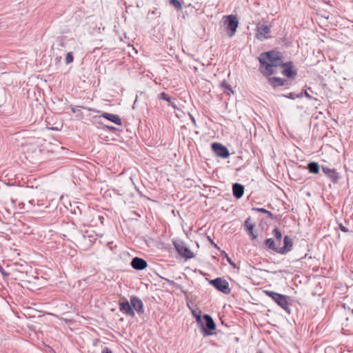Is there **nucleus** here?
<instances>
[{
    "mask_svg": "<svg viewBox=\"0 0 353 353\" xmlns=\"http://www.w3.org/2000/svg\"><path fill=\"white\" fill-rule=\"evenodd\" d=\"M261 63L260 71L264 75L270 76L274 73V68L277 66L284 67L283 75L290 78L296 74L292 69V63H283L281 53L277 51H270L261 54L259 57Z\"/></svg>",
    "mask_w": 353,
    "mask_h": 353,
    "instance_id": "f257e3e1",
    "label": "nucleus"
},
{
    "mask_svg": "<svg viewBox=\"0 0 353 353\" xmlns=\"http://www.w3.org/2000/svg\"><path fill=\"white\" fill-rule=\"evenodd\" d=\"M264 292L270 298H272L279 306L285 310L288 308V297L272 291L265 290Z\"/></svg>",
    "mask_w": 353,
    "mask_h": 353,
    "instance_id": "f03ea898",
    "label": "nucleus"
},
{
    "mask_svg": "<svg viewBox=\"0 0 353 353\" xmlns=\"http://www.w3.org/2000/svg\"><path fill=\"white\" fill-rule=\"evenodd\" d=\"M224 18V23L226 25L227 30L230 31L228 35L230 37H232L234 35L236 31V28L239 25L238 20L234 15L225 16Z\"/></svg>",
    "mask_w": 353,
    "mask_h": 353,
    "instance_id": "7ed1b4c3",
    "label": "nucleus"
},
{
    "mask_svg": "<svg viewBox=\"0 0 353 353\" xmlns=\"http://www.w3.org/2000/svg\"><path fill=\"white\" fill-rule=\"evenodd\" d=\"M210 283L212 284L216 289L224 294H229L230 292V288L229 283L226 280L222 279L221 278H216L211 280Z\"/></svg>",
    "mask_w": 353,
    "mask_h": 353,
    "instance_id": "20e7f679",
    "label": "nucleus"
},
{
    "mask_svg": "<svg viewBox=\"0 0 353 353\" xmlns=\"http://www.w3.org/2000/svg\"><path fill=\"white\" fill-rule=\"evenodd\" d=\"M174 245L177 250L178 253L185 259H192L194 257L193 252L187 248L185 244L181 241L174 242Z\"/></svg>",
    "mask_w": 353,
    "mask_h": 353,
    "instance_id": "39448f33",
    "label": "nucleus"
},
{
    "mask_svg": "<svg viewBox=\"0 0 353 353\" xmlns=\"http://www.w3.org/2000/svg\"><path fill=\"white\" fill-rule=\"evenodd\" d=\"M203 319L205 321V327L203 326L202 323H200L202 327L203 333L205 336L211 335L212 334L211 331L214 330L216 327L215 323L212 318L208 314H205L203 316Z\"/></svg>",
    "mask_w": 353,
    "mask_h": 353,
    "instance_id": "423d86ee",
    "label": "nucleus"
},
{
    "mask_svg": "<svg viewBox=\"0 0 353 353\" xmlns=\"http://www.w3.org/2000/svg\"><path fill=\"white\" fill-rule=\"evenodd\" d=\"M271 32L270 28L267 25L258 24L256 37L260 40L263 41L270 37Z\"/></svg>",
    "mask_w": 353,
    "mask_h": 353,
    "instance_id": "0eeeda50",
    "label": "nucleus"
},
{
    "mask_svg": "<svg viewBox=\"0 0 353 353\" xmlns=\"http://www.w3.org/2000/svg\"><path fill=\"white\" fill-rule=\"evenodd\" d=\"M212 148L216 156L227 159L230 156V152L226 147L223 146L219 143H213L212 144Z\"/></svg>",
    "mask_w": 353,
    "mask_h": 353,
    "instance_id": "6e6552de",
    "label": "nucleus"
},
{
    "mask_svg": "<svg viewBox=\"0 0 353 353\" xmlns=\"http://www.w3.org/2000/svg\"><path fill=\"white\" fill-rule=\"evenodd\" d=\"M283 243V246H279V249H277L278 253L285 254L292 250L293 243L292 239L289 236H285L284 237Z\"/></svg>",
    "mask_w": 353,
    "mask_h": 353,
    "instance_id": "1a4fd4ad",
    "label": "nucleus"
},
{
    "mask_svg": "<svg viewBox=\"0 0 353 353\" xmlns=\"http://www.w3.org/2000/svg\"><path fill=\"white\" fill-rule=\"evenodd\" d=\"M130 303L133 310H136L139 314L143 313V304L140 299L135 296L131 297Z\"/></svg>",
    "mask_w": 353,
    "mask_h": 353,
    "instance_id": "9d476101",
    "label": "nucleus"
},
{
    "mask_svg": "<svg viewBox=\"0 0 353 353\" xmlns=\"http://www.w3.org/2000/svg\"><path fill=\"white\" fill-rule=\"evenodd\" d=\"M131 265L135 270H142L147 267V262L143 259L135 257L132 259Z\"/></svg>",
    "mask_w": 353,
    "mask_h": 353,
    "instance_id": "9b49d317",
    "label": "nucleus"
},
{
    "mask_svg": "<svg viewBox=\"0 0 353 353\" xmlns=\"http://www.w3.org/2000/svg\"><path fill=\"white\" fill-rule=\"evenodd\" d=\"M119 305L121 311L123 312L128 316L132 317L134 316V312L132 307L131 303H130L128 301L121 302Z\"/></svg>",
    "mask_w": 353,
    "mask_h": 353,
    "instance_id": "f8f14e48",
    "label": "nucleus"
},
{
    "mask_svg": "<svg viewBox=\"0 0 353 353\" xmlns=\"http://www.w3.org/2000/svg\"><path fill=\"white\" fill-rule=\"evenodd\" d=\"M322 171L323 172V173L325 174H326L327 176V177H329L330 179V180L332 182H334V183L337 182L339 176H338V173L335 171V170L330 169L327 167H323Z\"/></svg>",
    "mask_w": 353,
    "mask_h": 353,
    "instance_id": "ddd939ff",
    "label": "nucleus"
},
{
    "mask_svg": "<svg viewBox=\"0 0 353 353\" xmlns=\"http://www.w3.org/2000/svg\"><path fill=\"white\" fill-rule=\"evenodd\" d=\"M233 194L236 199L242 197L244 193V186L239 183H234L232 186Z\"/></svg>",
    "mask_w": 353,
    "mask_h": 353,
    "instance_id": "4468645a",
    "label": "nucleus"
},
{
    "mask_svg": "<svg viewBox=\"0 0 353 353\" xmlns=\"http://www.w3.org/2000/svg\"><path fill=\"white\" fill-rule=\"evenodd\" d=\"M102 117L103 118L107 119L108 120L114 123L117 125H121V121L119 117L117 114H110L108 112H105L102 114Z\"/></svg>",
    "mask_w": 353,
    "mask_h": 353,
    "instance_id": "2eb2a0df",
    "label": "nucleus"
},
{
    "mask_svg": "<svg viewBox=\"0 0 353 353\" xmlns=\"http://www.w3.org/2000/svg\"><path fill=\"white\" fill-rule=\"evenodd\" d=\"M268 82L274 88L284 85V80L279 77H269Z\"/></svg>",
    "mask_w": 353,
    "mask_h": 353,
    "instance_id": "dca6fc26",
    "label": "nucleus"
},
{
    "mask_svg": "<svg viewBox=\"0 0 353 353\" xmlns=\"http://www.w3.org/2000/svg\"><path fill=\"white\" fill-rule=\"evenodd\" d=\"M307 168L309 172L313 174H317L319 172V165L316 162H311L308 163Z\"/></svg>",
    "mask_w": 353,
    "mask_h": 353,
    "instance_id": "f3484780",
    "label": "nucleus"
},
{
    "mask_svg": "<svg viewBox=\"0 0 353 353\" xmlns=\"http://www.w3.org/2000/svg\"><path fill=\"white\" fill-rule=\"evenodd\" d=\"M265 245L268 248L272 249L276 252H277V249H279V245L276 246V242L272 239H268L265 240Z\"/></svg>",
    "mask_w": 353,
    "mask_h": 353,
    "instance_id": "a211bd4d",
    "label": "nucleus"
},
{
    "mask_svg": "<svg viewBox=\"0 0 353 353\" xmlns=\"http://www.w3.org/2000/svg\"><path fill=\"white\" fill-rule=\"evenodd\" d=\"M272 234H273V235L274 236V237L276 239V243H278L279 245L280 246L281 241V239H282V234H281V232L278 229L275 228V229L273 230Z\"/></svg>",
    "mask_w": 353,
    "mask_h": 353,
    "instance_id": "6ab92c4d",
    "label": "nucleus"
},
{
    "mask_svg": "<svg viewBox=\"0 0 353 353\" xmlns=\"http://www.w3.org/2000/svg\"><path fill=\"white\" fill-rule=\"evenodd\" d=\"M170 4L177 10H181L182 9L181 3L179 0H170Z\"/></svg>",
    "mask_w": 353,
    "mask_h": 353,
    "instance_id": "aec40b11",
    "label": "nucleus"
},
{
    "mask_svg": "<svg viewBox=\"0 0 353 353\" xmlns=\"http://www.w3.org/2000/svg\"><path fill=\"white\" fill-rule=\"evenodd\" d=\"M254 210L262 212L263 214H266L268 217L272 219H273V214L268 210L264 209V208H254Z\"/></svg>",
    "mask_w": 353,
    "mask_h": 353,
    "instance_id": "412c9836",
    "label": "nucleus"
},
{
    "mask_svg": "<svg viewBox=\"0 0 353 353\" xmlns=\"http://www.w3.org/2000/svg\"><path fill=\"white\" fill-rule=\"evenodd\" d=\"M245 226L248 232L253 230L254 224L250 222V219H248L245 222Z\"/></svg>",
    "mask_w": 353,
    "mask_h": 353,
    "instance_id": "4be33fe9",
    "label": "nucleus"
},
{
    "mask_svg": "<svg viewBox=\"0 0 353 353\" xmlns=\"http://www.w3.org/2000/svg\"><path fill=\"white\" fill-rule=\"evenodd\" d=\"M159 98L160 99H163V100H165L168 102H171V99L170 97L168 96V94L165 92H161L159 95Z\"/></svg>",
    "mask_w": 353,
    "mask_h": 353,
    "instance_id": "5701e85b",
    "label": "nucleus"
},
{
    "mask_svg": "<svg viewBox=\"0 0 353 353\" xmlns=\"http://www.w3.org/2000/svg\"><path fill=\"white\" fill-rule=\"evenodd\" d=\"M73 61V56L71 52H68L65 57V63L70 64Z\"/></svg>",
    "mask_w": 353,
    "mask_h": 353,
    "instance_id": "b1692460",
    "label": "nucleus"
},
{
    "mask_svg": "<svg viewBox=\"0 0 353 353\" xmlns=\"http://www.w3.org/2000/svg\"><path fill=\"white\" fill-rule=\"evenodd\" d=\"M222 86L225 88V92H227L228 94H230V92H232V89L230 88V86L225 83H222Z\"/></svg>",
    "mask_w": 353,
    "mask_h": 353,
    "instance_id": "393cba45",
    "label": "nucleus"
},
{
    "mask_svg": "<svg viewBox=\"0 0 353 353\" xmlns=\"http://www.w3.org/2000/svg\"><path fill=\"white\" fill-rule=\"evenodd\" d=\"M192 314H193V315L195 316L196 320V322H197L198 323H199V324H200V323H201L202 320H201V315H200V314H196L195 313V312H192Z\"/></svg>",
    "mask_w": 353,
    "mask_h": 353,
    "instance_id": "a878e982",
    "label": "nucleus"
},
{
    "mask_svg": "<svg viewBox=\"0 0 353 353\" xmlns=\"http://www.w3.org/2000/svg\"><path fill=\"white\" fill-rule=\"evenodd\" d=\"M339 228L341 231H343L344 232H348V229L346 227H345L344 225H343L341 223L339 224Z\"/></svg>",
    "mask_w": 353,
    "mask_h": 353,
    "instance_id": "bb28decb",
    "label": "nucleus"
},
{
    "mask_svg": "<svg viewBox=\"0 0 353 353\" xmlns=\"http://www.w3.org/2000/svg\"><path fill=\"white\" fill-rule=\"evenodd\" d=\"M248 232L250 236L252 237V239H255L256 238L257 235L254 233L253 230L250 231Z\"/></svg>",
    "mask_w": 353,
    "mask_h": 353,
    "instance_id": "cd10ccee",
    "label": "nucleus"
},
{
    "mask_svg": "<svg viewBox=\"0 0 353 353\" xmlns=\"http://www.w3.org/2000/svg\"><path fill=\"white\" fill-rule=\"evenodd\" d=\"M304 95L309 99H312V96L306 90L304 92Z\"/></svg>",
    "mask_w": 353,
    "mask_h": 353,
    "instance_id": "c85d7f7f",
    "label": "nucleus"
},
{
    "mask_svg": "<svg viewBox=\"0 0 353 353\" xmlns=\"http://www.w3.org/2000/svg\"><path fill=\"white\" fill-rule=\"evenodd\" d=\"M102 353H112V352L109 348L105 347L103 350Z\"/></svg>",
    "mask_w": 353,
    "mask_h": 353,
    "instance_id": "c756f323",
    "label": "nucleus"
},
{
    "mask_svg": "<svg viewBox=\"0 0 353 353\" xmlns=\"http://www.w3.org/2000/svg\"><path fill=\"white\" fill-rule=\"evenodd\" d=\"M227 260L230 265H232L233 267H235V264L232 262V261L229 257L227 258Z\"/></svg>",
    "mask_w": 353,
    "mask_h": 353,
    "instance_id": "7c9ffc66",
    "label": "nucleus"
},
{
    "mask_svg": "<svg viewBox=\"0 0 353 353\" xmlns=\"http://www.w3.org/2000/svg\"><path fill=\"white\" fill-rule=\"evenodd\" d=\"M288 98H290V99H294V97H293V94L292 93H290L288 96Z\"/></svg>",
    "mask_w": 353,
    "mask_h": 353,
    "instance_id": "2f4dec72",
    "label": "nucleus"
},
{
    "mask_svg": "<svg viewBox=\"0 0 353 353\" xmlns=\"http://www.w3.org/2000/svg\"><path fill=\"white\" fill-rule=\"evenodd\" d=\"M172 104V106L174 108H176V105L174 104V103H171Z\"/></svg>",
    "mask_w": 353,
    "mask_h": 353,
    "instance_id": "473e14b6",
    "label": "nucleus"
},
{
    "mask_svg": "<svg viewBox=\"0 0 353 353\" xmlns=\"http://www.w3.org/2000/svg\"><path fill=\"white\" fill-rule=\"evenodd\" d=\"M192 121H193V122H195V121H194V118H192Z\"/></svg>",
    "mask_w": 353,
    "mask_h": 353,
    "instance_id": "72a5a7b5",
    "label": "nucleus"
},
{
    "mask_svg": "<svg viewBox=\"0 0 353 353\" xmlns=\"http://www.w3.org/2000/svg\"><path fill=\"white\" fill-rule=\"evenodd\" d=\"M257 353H262V352H257Z\"/></svg>",
    "mask_w": 353,
    "mask_h": 353,
    "instance_id": "f704fd0d",
    "label": "nucleus"
}]
</instances>
